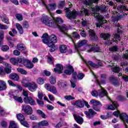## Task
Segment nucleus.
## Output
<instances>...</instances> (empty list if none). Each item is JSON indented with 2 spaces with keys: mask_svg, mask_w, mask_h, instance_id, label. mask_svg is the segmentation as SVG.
<instances>
[{
  "mask_svg": "<svg viewBox=\"0 0 128 128\" xmlns=\"http://www.w3.org/2000/svg\"><path fill=\"white\" fill-rule=\"evenodd\" d=\"M41 21L47 26L58 28L62 32H64L68 30V27L64 24L62 26L58 25L62 24V20L60 18H56L54 22V21L50 20V18L46 16L41 19Z\"/></svg>",
  "mask_w": 128,
  "mask_h": 128,
  "instance_id": "1",
  "label": "nucleus"
},
{
  "mask_svg": "<svg viewBox=\"0 0 128 128\" xmlns=\"http://www.w3.org/2000/svg\"><path fill=\"white\" fill-rule=\"evenodd\" d=\"M92 14H94L93 16L96 18L98 20V23L96 24L97 28H100L102 26V24H106V20H104V18L102 15H100L98 12H100V8L98 6H96L92 10Z\"/></svg>",
  "mask_w": 128,
  "mask_h": 128,
  "instance_id": "2",
  "label": "nucleus"
},
{
  "mask_svg": "<svg viewBox=\"0 0 128 128\" xmlns=\"http://www.w3.org/2000/svg\"><path fill=\"white\" fill-rule=\"evenodd\" d=\"M22 84L24 88H28L30 92H34L38 88V84L34 82H28V78L24 79Z\"/></svg>",
  "mask_w": 128,
  "mask_h": 128,
  "instance_id": "3",
  "label": "nucleus"
},
{
  "mask_svg": "<svg viewBox=\"0 0 128 128\" xmlns=\"http://www.w3.org/2000/svg\"><path fill=\"white\" fill-rule=\"evenodd\" d=\"M19 64H20V66H25L26 68H34V65L32 62L30 61V60H28V59H22L20 58L18 60Z\"/></svg>",
  "mask_w": 128,
  "mask_h": 128,
  "instance_id": "4",
  "label": "nucleus"
},
{
  "mask_svg": "<svg viewBox=\"0 0 128 128\" xmlns=\"http://www.w3.org/2000/svg\"><path fill=\"white\" fill-rule=\"evenodd\" d=\"M113 115L116 116V118H118V116H120V118L124 121V122H126L128 124V116L126 113H122L120 114V111H115L113 112Z\"/></svg>",
  "mask_w": 128,
  "mask_h": 128,
  "instance_id": "5",
  "label": "nucleus"
},
{
  "mask_svg": "<svg viewBox=\"0 0 128 128\" xmlns=\"http://www.w3.org/2000/svg\"><path fill=\"white\" fill-rule=\"evenodd\" d=\"M17 118L18 120H20L21 124L26 126V128H30V124L26 121V118L24 114H17Z\"/></svg>",
  "mask_w": 128,
  "mask_h": 128,
  "instance_id": "6",
  "label": "nucleus"
},
{
  "mask_svg": "<svg viewBox=\"0 0 128 128\" xmlns=\"http://www.w3.org/2000/svg\"><path fill=\"white\" fill-rule=\"evenodd\" d=\"M66 18H68L69 20H72V18H76V17L78 14V12H76V10H74L73 11L70 12L68 8H66Z\"/></svg>",
  "mask_w": 128,
  "mask_h": 128,
  "instance_id": "7",
  "label": "nucleus"
},
{
  "mask_svg": "<svg viewBox=\"0 0 128 128\" xmlns=\"http://www.w3.org/2000/svg\"><path fill=\"white\" fill-rule=\"evenodd\" d=\"M44 88L53 94H58L56 88L54 86H50L49 84H46L44 85Z\"/></svg>",
  "mask_w": 128,
  "mask_h": 128,
  "instance_id": "8",
  "label": "nucleus"
},
{
  "mask_svg": "<svg viewBox=\"0 0 128 128\" xmlns=\"http://www.w3.org/2000/svg\"><path fill=\"white\" fill-rule=\"evenodd\" d=\"M22 110L26 114L30 116L32 114V108L28 105H22Z\"/></svg>",
  "mask_w": 128,
  "mask_h": 128,
  "instance_id": "9",
  "label": "nucleus"
},
{
  "mask_svg": "<svg viewBox=\"0 0 128 128\" xmlns=\"http://www.w3.org/2000/svg\"><path fill=\"white\" fill-rule=\"evenodd\" d=\"M23 100L26 104H30V106H36V101L32 96L25 97Z\"/></svg>",
  "mask_w": 128,
  "mask_h": 128,
  "instance_id": "10",
  "label": "nucleus"
},
{
  "mask_svg": "<svg viewBox=\"0 0 128 128\" xmlns=\"http://www.w3.org/2000/svg\"><path fill=\"white\" fill-rule=\"evenodd\" d=\"M96 82L101 88V92L98 94L100 98H104V96H108V92L104 88L100 86V82L98 79H96Z\"/></svg>",
  "mask_w": 128,
  "mask_h": 128,
  "instance_id": "11",
  "label": "nucleus"
},
{
  "mask_svg": "<svg viewBox=\"0 0 128 128\" xmlns=\"http://www.w3.org/2000/svg\"><path fill=\"white\" fill-rule=\"evenodd\" d=\"M66 70H64V73L68 76H70V74H72V72H74V67L70 64H66Z\"/></svg>",
  "mask_w": 128,
  "mask_h": 128,
  "instance_id": "12",
  "label": "nucleus"
},
{
  "mask_svg": "<svg viewBox=\"0 0 128 128\" xmlns=\"http://www.w3.org/2000/svg\"><path fill=\"white\" fill-rule=\"evenodd\" d=\"M85 62L88 68L92 66V68H98L100 66H102V62H98V64L93 63L92 61H88V62L86 61Z\"/></svg>",
  "mask_w": 128,
  "mask_h": 128,
  "instance_id": "13",
  "label": "nucleus"
},
{
  "mask_svg": "<svg viewBox=\"0 0 128 128\" xmlns=\"http://www.w3.org/2000/svg\"><path fill=\"white\" fill-rule=\"evenodd\" d=\"M42 4L48 12H50V10H54L56 8V3L50 4L46 5V4H44V2H42Z\"/></svg>",
  "mask_w": 128,
  "mask_h": 128,
  "instance_id": "14",
  "label": "nucleus"
},
{
  "mask_svg": "<svg viewBox=\"0 0 128 128\" xmlns=\"http://www.w3.org/2000/svg\"><path fill=\"white\" fill-rule=\"evenodd\" d=\"M86 48L88 50V52H92V50H94L96 52H98L100 50V48L94 46H92V45H89L86 46ZM88 48H90V50H88Z\"/></svg>",
  "mask_w": 128,
  "mask_h": 128,
  "instance_id": "15",
  "label": "nucleus"
},
{
  "mask_svg": "<svg viewBox=\"0 0 128 128\" xmlns=\"http://www.w3.org/2000/svg\"><path fill=\"white\" fill-rule=\"evenodd\" d=\"M84 114L87 116L88 118H92L96 113V112L92 109H89L88 111H85Z\"/></svg>",
  "mask_w": 128,
  "mask_h": 128,
  "instance_id": "16",
  "label": "nucleus"
},
{
  "mask_svg": "<svg viewBox=\"0 0 128 128\" xmlns=\"http://www.w3.org/2000/svg\"><path fill=\"white\" fill-rule=\"evenodd\" d=\"M118 108V104L116 101L112 102V104L108 105V110H114Z\"/></svg>",
  "mask_w": 128,
  "mask_h": 128,
  "instance_id": "17",
  "label": "nucleus"
},
{
  "mask_svg": "<svg viewBox=\"0 0 128 128\" xmlns=\"http://www.w3.org/2000/svg\"><path fill=\"white\" fill-rule=\"evenodd\" d=\"M3 64L6 66L4 68V72H6V74H10L12 72V66H10V64L4 62H3Z\"/></svg>",
  "mask_w": 128,
  "mask_h": 128,
  "instance_id": "18",
  "label": "nucleus"
},
{
  "mask_svg": "<svg viewBox=\"0 0 128 128\" xmlns=\"http://www.w3.org/2000/svg\"><path fill=\"white\" fill-rule=\"evenodd\" d=\"M73 116L78 124H82V122H84V119L82 116L76 114H74Z\"/></svg>",
  "mask_w": 128,
  "mask_h": 128,
  "instance_id": "19",
  "label": "nucleus"
},
{
  "mask_svg": "<svg viewBox=\"0 0 128 128\" xmlns=\"http://www.w3.org/2000/svg\"><path fill=\"white\" fill-rule=\"evenodd\" d=\"M62 70H64V66H62V65L60 64H57L56 68H54V72L56 74H62Z\"/></svg>",
  "mask_w": 128,
  "mask_h": 128,
  "instance_id": "20",
  "label": "nucleus"
},
{
  "mask_svg": "<svg viewBox=\"0 0 128 128\" xmlns=\"http://www.w3.org/2000/svg\"><path fill=\"white\" fill-rule=\"evenodd\" d=\"M89 36L93 40H98V36H96V32L94 30H89Z\"/></svg>",
  "mask_w": 128,
  "mask_h": 128,
  "instance_id": "21",
  "label": "nucleus"
},
{
  "mask_svg": "<svg viewBox=\"0 0 128 128\" xmlns=\"http://www.w3.org/2000/svg\"><path fill=\"white\" fill-rule=\"evenodd\" d=\"M74 104L78 106V108H84V100H77L75 102Z\"/></svg>",
  "mask_w": 128,
  "mask_h": 128,
  "instance_id": "22",
  "label": "nucleus"
},
{
  "mask_svg": "<svg viewBox=\"0 0 128 128\" xmlns=\"http://www.w3.org/2000/svg\"><path fill=\"white\" fill-rule=\"evenodd\" d=\"M42 42L44 44H48V42H50V40L48 39V34H44L42 36Z\"/></svg>",
  "mask_w": 128,
  "mask_h": 128,
  "instance_id": "23",
  "label": "nucleus"
},
{
  "mask_svg": "<svg viewBox=\"0 0 128 128\" xmlns=\"http://www.w3.org/2000/svg\"><path fill=\"white\" fill-rule=\"evenodd\" d=\"M59 49L62 54H66L68 52V47L64 44L60 45Z\"/></svg>",
  "mask_w": 128,
  "mask_h": 128,
  "instance_id": "24",
  "label": "nucleus"
},
{
  "mask_svg": "<svg viewBox=\"0 0 128 128\" xmlns=\"http://www.w3.org/2000/svg\"><path fill=\"white\" fill-rule=\"evenodd\" d=\"M6 90V83L2 80H0V91Z\"/></svg>",
  "mask_w": 128,
  "mask_h": 128,
  "instance_id": "25",
  "label": "nucleus"
},
{
  "mask_svg": "<svg viewBox=\"0 0 128 128\" xmlns=\"http://www.w3.org/2000/svg\"><path fill=\"white\" fill-rule=\"evenodd\" d=\"M88 42V40H80L78 42V44L77 46H75L76 48H80V46H84V44H86Z\"/></svg>",
  "mask_w": 128,
  "mask_h": 128,
  "instance_id": "26",
  "label": "nucleus"
},
{
  "mask_svg": "<svg viewBox=\"0 0 128 128\" xmlns=\"http://www.w3.org/2000/svg\"><path fill=\"white\" fill-rule=\"evenodd\" d=\"M98 0H84V4L86 6H90L92 4H98Z\"/></svg>",
  "mask_w": 128,
  "mask_h": 128,
  "instance_id": "27",
  "label": "nucleus"
},
{
  "mask_svg": "<svg viewBox=\"0 0 128 128\" xmlns=\"http://www.w3.org/2000/svg\"><path fill=\"white\" fill-rule=\"evenodd\" d=\"M78 14H80V16H82V14H85V16H88V10L84 9V8L82 7L81 8L80 12L78 13Z\"/></svg>",
  "mask_w": 128,
  "mask_h": 128,
  "instance_id": "28",
  "label": "nucleus"
},
{
  "mask_svg": "<svg viewBox=\"0 0 128 128\" xmlns=\"http://www.w3.org/2000/svg\"><path fill=\"white\" fill-rule=\"evenodd\" d=\"M17 49L18 50H26V46L22 44H17Z\"/></svg>",
  "mask_w": 128,
  "mask_h": 128,
  "instance_id": "29",
  "label": "nucleus"
},
{
  "mask_svg": "<svg viewBox=\"0 0 128 128\" xmlns=\"http://www.w3.org/2000/svg\"><path fill=\"white\" fill-rule=\"evenodd\" d=\"M10 78L14 80H18L20 79V77L16 74L13 73L10 75Z\"/></svg>",
  "mask_w": 128,
  "mask_h": 128,
  "instance_id": "30",
  "label": "nucleus"
},
{
  "mask_svg": "<svg viewBox=\"0 0 128 128\" xmlns=\"http://www.w3.org/2000/svg\"><path fill=\"white\" fill-rule=\"evenodd\" d=\"M1 20L4 22V24H10V22L8 21V18H6L5 14L0 16Z\"/></svg>",
  "mask_w": 128,
  "mask_h": 128,
  "instance_id": "31",
  "label": "nucleus"
},
{
  "mask_svg": "<svg viewBox=\"0 0 128 128\" xmlns=\"http://www.w3.org/2000/svg\"><path fill=\"white\" fill-rule=\"evenodd\" d=\"M20 58H18V60H16V58H11L10 60V62L12 64H14V66H16V64H18L20 62L18 60Z\"/></svg>",
  "mask_w": 128,
  "mask_h": 128,
  "instance_id": "32",
  "label": "nucleus"
},
{
  "mask_svg": "<svg viewBox=\"0 0 128 128\" xmlns=\"http://www.w3.org/2000/svg\"><path fill=\"white\" fill-rule=\"evenodd\" d=\"M16 28L18 29V30L21 34H24V30L22 29V26L18 23L16 24Z\"/></svg>",
  "mask_w": 128,
  "mask_h": 128,
  "instance_id": "33",
  "label": "nucleus"
},
{
  "mask_svg": "<svg viewBox=\"0 0 128 128\" xmlns=\"http://www.w3.org/2000/svg\"><path fill=\"white\" fill-rule=\"evenodd\" d=\"M4 38V32L1 30L0 31V44H2Z\"/></svg>",
  "mask_w": 128,
  "mask_h": 128,
  "instance_id": "34",
  "label": "nucleus"
},
{
  "mask_svg": "<svg viewBox=\"0 0 128 128\" xmlns=\"http://www.w3.org/2000/svg\"><path fill=\"white\" fill-rule=\"evenodd\" d=\"M50 42H54V44H56L58 42L56 40V36L55 35H51L49 38Z\"/></svg>",
  "mask_w": 128,
  "mask_h": 128,
  "instance_id": "35",
  "label": "nucleus"
},
{
  "mask_svg": "<svg viewBox=\"0 0 128 128\" xmlns=\"http://www.w3.org/2000/svg\"><path fill=\"white\" fill-rule=\"evenodd\" d=\"M37 114H39V116H40L42 118H46V116L41 110H37Z\"/></svg>",
  "mask_w": 128,
  "mask_h": 128,
  "instance_id": "36",
  "label": "nucleus"
},
{
  "mask_svg": "<svg viewBox=\"0 0 128 128\" xmlns=\"http://www.w3.org/2000/svg\"><path fill=\"white\" fill-rule=\"evenodd\" d=\"M118 30L119 28H118L117 30L118 33L114 34V40H120V32Z\"/></svg>",
  "mask_w": 128,
  "mask_h": 128,
  "instance_id": "37",
  "label": "nucleus"
},
{
  "mask_svg": "<svg viewBox=\"0 0 128 128\" xmlns=\"http://www.w3.org/2000/svg\"><path fill=\"white\" fill-rule=\"evenodd\" d=\"M101 36L102 38H104V40H108V39L110 38V34H101Z\"/></svg>",
  "mask_w": 128,
  "mask_h": 128,
  "instance_id": "38",
  "label": "nucleus"
},
{
  "mask_svg": "<svg viewBox=\"0 0 128 128\" xmlns=\"http://www.w3.org/2000/svg\"><path fill=\"white\" fill-rule=\"evenodd\" d=\"M38 124L39 126H48V122L44 120L38 122Z\"/></svg>",
  "mask_w": 128,
  "mask_h": 128,
  "instance_id": "39",
  "label": "nucleus"
},
{
  "mask_svg": "<svg viewBox=\"0 0 128 128\" xmlns=\"http://www.w3.org/2000/svg\"><path fill=\"white\" fill-rule=\"evenodd\" d=\"M13 98L14 100H16V102H20V104L24 102V101L22 100V98L20 96H14Z\"/></svg>",
  "mask_w": 128,
  "mask_h": 128,
  "instance_id": "40",
  "label": "nucleus"
},
{
  "mask_svg": "<svg viewBox=\"0 0 128 128\" xmlns=\"http://www.w3.org/2000/svg\"><path fill=\"white\" fill-rule=\"evenodd\" d=\"M90 102L91 104H92V106H100V102L96 101V100H90Z\"/></svg>",
  "mask_w": 128,
  "mask_h": 128,
  "instance_id": "41",
  "label": "nucleus"
},
{
  "mask_svg": "<svg viewBox=\"0 0 128 128\" xmlns=\"http://www.w3.org/2000/svg\"><path fill=\"white\" fill-rule=\"evenodd\" d=\"M36 82L38 84H44V80L43 78H39L37 79Z\"/></svg>",
  "mask_w": 128,
  "mask_h": 128,
  "instance_id": "42",
  "label": "nucleus"
},
{
  "mask_svg": "<svg viewBox=\"0 0 128 128\" xmlns=\"http://www.w3.org/2000/svg\"><path fill=\"white\" fill-rule=\"evenodd\" d=\"M17 70L18 72H20V74H28V72H26V70L22 68H17Z\"/></svg>",
  "mask_w": 128,
  "mask_h": 128,
  "instance_id": "43",
  "label": "nucleus"
},
{
  "mask_svg": "<svg viewBox=\"0 0 128 128\" xmlns=\"http://www.w3.org/2000/svg\"><path fill=\"white\" fill-rule=\"evenodd\" d=\"M117 9L120 12H122V10H128L126 9V6H120L117 8Z\"/></svg>",
  "mask_w": 128,
  "mask_h": 128,
  "instance_id": "44",
  "label": "nucleus"
},
{
  "mask_svg": "<svg viewBox=\"0 0 128 128\" xmlns=\"http://www.w3.org/2000/svg\"><path fill=\"white\" fill-rule=\"evenodd\" d=\"M9 128H18V126L14 122H10Z\"/></svg>",
  "mask_w": 128,
  "mask_h": 128,
  "instance_id": "45",
  "label": "nucleus"
},
{
  "mask_svg": "<svg viewBox=\"0 0 128 128\" xmlns=\"http://www.w3.org/2000/svg\"><path fill=\"white\" fill-rule=\"evenodd\" d=\"M82 26H88V24H90V23H88V22L86 20H82V21L81 22Z\"/></svg>",
  "mask_w": 128,
  "mask_h": 128,
  "instance_id": "46",
  "label": "nucleus"
},
{
  "mask_svg": "<svg viewBox=\"0 0 128 128\" xmlns=\"http://www.w3.org/2000/svg\"><path fill=\"white\" fill-rule=\"evenodd\" d=\"M50 80L51 84H55L56 82V78L52 76H51L50 77Z\"/></svg>",
  "mask_w": 128,
  "mask_h": 128,
  "instance_id": "47",
  "label": "nucleus"
},
{
  "mask_svg": "<svg viewBox=\"0 0 128 128\" xmlns=\"http://www.w3.org/2000/svg\"><path fill=\"white\" fill-rule=\"evenodd\" d=\"M65 100H74V97H73L72 96L69 95V96H64Z\"/></svg>",
  "mask_w": 128,
  "mask_h": 128,
  "instance_id": "48",
  "label": "nucleus"
},
{
  "mask_svg": "<svg viewBox=\"0 0 128 128\" xmlns=\"http://www.w3.org/2000/svg\"><path fill=\"white\" fill-rule=\"evenodd\" d=\"M8 50H10V48L6 45L2 46V52H8Z\"/></svg>",
  "mask_w": 128,
  "mask_h": 128,
  "instance_id": "49",
  "label": "nucleus"
},
{
  "mask_svg": "<svg viewBox=\"0 0 128 128\" xmlns=\"http://www.w3.org/2000/svg\"><path fill=\"white\" fill-rule=\"evenodd\" d=\"M54 44L55 43L50 42V41L47 43V44L49 48H56V46Z\"/></svg>",
  "mask_w": 128,
  "mask_h": 128,
  "instance_id": "50",
  "label": "nucleus"
},
{
  "mask_svg": "<svg viewBox=\"0 0 128 128\" xmlns=\"http://www.w3.org/2000/svg\"><path fill=\"white\" fill-rule=\"evenodd\" d=\"M80 32V34L81 36H82V38H86V31L84 30H79Z\"/></svg>",
  "mask_w": 128,
  "mask_h": 128,
  "instance_id": "51",
  "label": "nucleus"
},
{
  "mask_svg": "<svg viewBox=\"0 0 128 128\" xmlns=\"http://www.w3.org/2000/svg\"><path fill=\"white\" fill-rule=\"evenodd\" d=\"M72 36L74 38H80V34H78V32H74L72 34Z\"/></svg>",
  "mask_w": 128,
  "mask_h": 128,
  "instance_id": "52",
  "label": "nucleus"
},
{
  "mask_svg": "<svg viewBox=\"0 0 128 128\" xmlns=\"http://www.w3.org/2000/svg\"><path fill=\"white\" fill-rule=\"evenodd\" d=\"M8 26L6 25H4L0 23V30H8Z\"/></svg>",
  "mask_w": 128,
  "mask_h": 128,
  "instance_id": "53",
  "label": "nucleus"
},
{
  "mask_svg": "<svg viewBox=\"0 0 128 128\" xmlns=\"http://www.w3.org/2000/svg\"><path fill=\"white\" fill-rule=\"evenodd\" d=\"M112 70L114 72L118 73L120 70V68L116 67L114 68H112Z\"/></svg>",
  "mask_w": 128,
  "mask_h": 128,
  "instance_id": "54",
  "label": "nucleus"
},
{
  "mask_svg": "<svg viewBox=\"0 0 128 128\" xmlns=\"http://www.w3.org/2000/svg\"><path fill=\"white\" fill-rule=\"evenodd\" d=\"M48 62L50 64H54V58L52 57L48 56Z\"/></svg>",
  "mask_w": 128,
  "mask_h": 128,
  "instance_id": "55",
  "label": "nucleus"
},
{
  "mask_svg": "<svg viewBox=\"0 0 128 128\" xmlns=\"http://www.w3.org/2000/svg\"><path fill=\"white\" fill-rule=\"evenodd\" d=\"M36 102L40 106H44V102L38 99L36 100Z\"/></svg>",
  "mask_w": 128,
  "mask_h": 128,
  "instance_id": "56",
  "label": "nucleus"
},
{
  "mask_svg": "<svg viewBox=\"0 0 128 128\" xmlns=\"http://www.w3.org/2000/svg\"><path fill=\"white\" fill-rule=\"evenodd\" d=\"M77 78L78 80H82V78H84V75L82 73H80L78 74V75L77 76Z\"/></svg>",
  "mask_w": 128,
  "mask_h": 128,
  "instance_id": "57",
  "label": "nucleus"
},
{
  "mask_svg": "<svg viewBox=\"0 0 128 128\" xmlns=\"http://www.w3.org/2000/svg\"><path fill=\"white\" fill-rule=\"evenodd\" d=\"M16 18L17 20H18L21 21L22 20V15L21 14H17L16 15Z\"/></svg>",
  "mask_w": 128,
  "mask_h": 128,
  "instance_id": "58",
  "label": "nucleus"
},
{
  "mask_svg": "<svg viewBox=\"0 0 128 128\" xmlns=\"http://www.w3.org/2000/svg\"><path fill=\"white\" fill-rule=\"evenodd\" d=\"M46 108H47V110H52L54 108V106L50 104H48L46 106Z\"/></svg>",
  "mask_w": 128,
  "mask_h": 128,
  "instance_id": "59",
  "label": "nucleus"
},
{
  "mask_svg": "<svg viewBox=\"0 0 128 128\" xmlns=\"http://www.w3.org/2000/svg\"><path fill=\"white\" fill-rule=\"evenodd\" d=\"M1 126H2L3 128H7L8 127V123L6 122L4 120H2V122L1 124Z\"/></svg>",
  "mask_w": 128,
  "mask_h": 128,
  "instance_id": "60",
  "label": "nucleus"
},
{
  "mask_svg": "<svg viewBox=\"0 0 128 128\" xmlns=\"http://www.w3.org/2000/svg\"><path fill=\"white\" fill-rule=\"evenodd\" d=\"M0 76H6V72L4 70V68L0 67Z\"/></svg>",
  "mask_w": 128,
  "mask_h": 128,
  "instance_id": "61",
  "label": "nucleus"
},
{
  "mask_svg": "<svg viewBox=\"0 0 128 128\" xmlns=\"http://www.w3.org/2000/svg\"><path fill=\"white\" fill-rule=\"evenodd\" d=\"M110 52H116L118 50V47L116 46H114L112 48H110Z\"/></svg>",
  "mask_w": 128,
  "mask_h": 128,
  "instance_id": "62",
  "label": "nucleus"
},
{
  "mask_svg": "<svg viewBox=\"0 0 128 128\" xmlns=\"http://www.w3.org/2000/svg\"><path fill=\"white\" fill-rule=\"evenodd\" d=\"M28 22H25L23 23V28H28Z\"/></svg>",
  "mask_w": 128,
  "mask_h": 128,
  "instance_id": "63",
  "label": "nucleus"
},
{
  "mask_svg": "<svg viewBox=\"0 0 128 128\" xmlns=\"http://www.w3.org/2000/svg\"><path fill=\"white\" fill-rule=\"evenodd\" d=\"M92 96L96 97L98 96V92L94 90L92 92Z\"/></svg>",
  "mask_w": 128,
  "mask_h": 128,
  "instance_id": "64",
  "label": "nucleus"
}]
</instances>
